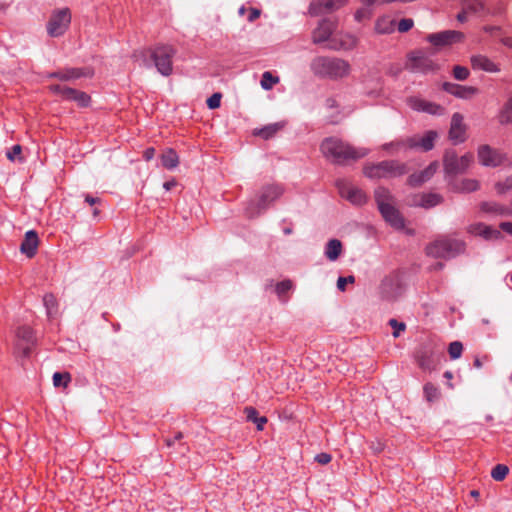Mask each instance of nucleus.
I'll return each mask as SVG.
<instances>
[{
	"mask_svg": "<svg viewBox=\"0 0 512 512\" xmlns=\"http://www.w3.org/2000/svg\"><path fill=\"white\" fill-rule=\"evenodd\" d=\"M347 3V0H314L309 7L311 15L318 16L339 9Z\"/></svg>",
	"mask_w": 512,
	"mask_h": 512,
	"instance_id": "a211bd4d",
	"label": "nucleus"
},
{
	"mask_svg": "<svg viewBox=\"0 0 512 512\" xmlns=\"http://www.w3.org/2000/svg\"><path fill=\"white\" fill-rule=\"evenodd\" d=\"M279 77L273 75L270 71H266L262 74L261 87L265 90H270L274 85L279 83Z\"/></svg>",
	"mask_w": 512,
	"mask_h": 512,
	"instance_id": "4c0bfd02",
	"label": "nucleus"
},
{
	"mask_svg": "<svg viewBox=\"0 0 512 512\" xmlns=\"http://www.w3.org/2000/svg\"><path fill=\"white\" fill-rule=\"evenodd\" d=\"M498 119L501 124L512 123V97L500 111Z\"/></svg>",
	"mask_w": 512,
	"mask_h": 512,
	"instance_id": "58836bf2",
	"label": "nucleus"
},
{
	"mask_svg": "<svg viewBox=\"0 0 512 512\" xmlns=\"http://www.w3.org/2000/svg\"><path fill=\"white\" fill-rule=\"evenodd\" d=\"M342 252V244L337 239L330 240L326 245L325 255L331 261H335Z\"/></svg>",
	"mask_w": 512,
	"mask_h": 512,
	"instance_id": "473e14b6",
	"label": "nucleus"
},
{
	"mask_svg": "<svg viewBox=\"0 0 512 512\" xmlns=\"http://www.w3.org/2000/svg\"><path fill=\"white\" fill-rule=\"evenodd\" d=\"M332 456L328 453L322 452L315 456V461L321 465H327L331 462Z\"/></svg>",
	"mask_w": 512,
	"mask_h": 512,
	"instance_id": "864d4df0",
	"label": "nucleus"
},
{
	"mask_svg": "<svg viewBox=\"0 0 512 512\" xmlns=\"http://www.w3.org/2000/svg\"><path fill=\"white\" fill-rule=\"evenodd\" d=\"M322 153L337 163L348 160H356L367 154L366 149H357L342 140L336 138H328L321 144Z\"/></svg>",
	"mask_w": 512,
	"mask_h": 512,
	"instance_id": "7ed1b4c3",
	"label": "nucleus"
},
{
	"mask_svg": "<svg viewBox=\"0 0 512 512\" xmlns=\"http://www.w3.org/2000/svg\"><path fill=\"white\" fill-rule=\"evenodd\" d=\"M473 154L468 153L458 158L452 151H447L444 155V167L447 173L457 174L464 172L473 162Z\"/></svg>",
	"mask_w": 512,
	"mask_h": 512,
	"instance_id": "9b49d317",
	"label": "nucleus"
},
{
	"mask_svg": "<svg viewBox=\"0 0 512 512\" xmlns=\"http://www.w3.org/2000/svg\"><path fill=\"white\" fill-rule=\"evenodd\" d=\"M395 22L389 16H383L377 19L375 24V30L379 34H387L394 31Z\"/></svg>",
	"mask_w": 512,
	"mask_h": 512,
	"instance_id": "c756f323",
	"label": "nucleus"
},
{
	"mask_svg": "<svg viewBox=\"0 0 512 512\" xmlns=\"http://www.w3.org/2000/svg\"><path fill=\"white\" fill-rule=\"evenodd\" d=\"M408 105L415 111L426 112L433 115L443 112V108L440 105L420 97H410L408 99Z\"/></svg>",
	"mask_w": 512,
	"mask_h": 512,
	"instance_id": "aec40b11",
	"label": "nucleus"
},
{
	"mask_svg": "<svg viewBox=\"0 0 512 512\" xmlns=\"http://www.w3.org/2000/svg\"><path fill=\"white\" fill-rule=\"evenodd\" d=\"M336 29V22L323 20L313 32V41L320 43L327 41Z\"/></svg>",
	"mask_w": 512,
	"mask_h": 512,
	"instance_id": "b1692460",
	"label": "nucleus"
},
{
	"mask_svg": "<svg viewBox=\"0 0 512 512\" xmlns=\"http://www.w3.org/2000/svg\"><path fill=\"white\" fill-rule=\"evenodd\" d=\"M70 23L71 12L68 8L55 10L48 20L47 32L51 37H59L66 32Z\"/></svg>",
	"mask_w": 512,
	"mask_h": 512,
	"instance_id": "9d476101",
	"label": "nucleus"
},
{
	"mask_svg": "<svg viewBox=\"0 0 512 512\" xmlns=\"http://www.w3.org/2000/svg\"><path fill=\"white\" fill-rule=\"evenodd\" d=\"M6 156L12 162L16 160L20 162L24 161V157L22 156V147L19 144L14 145L9 151H7Z\"/></svg>",
	"mask_w": 512,
	"mask_h": 512,
	"instance_id": "c03bdc74",
	"label": "nucleus"
},
{
	"mask_svg": "<svg viewBox=\"0 0 512 512\" xmlns=\"http://www.w3.org/2000/svg\"><path fill=\"white\" fill-rule=\"evenodd\" d=\"M504 8L501 6L497 10L490 11L486 8L485 4L481 0H463L462 11L457 15V19L460 22L467 20L468 15L477 14L484 15L486 13L497 14L500 13Z\"/></svg>",
	"mask_w": 512,
	"mask_h": 512,
	"instance_id": "f8f14e48",
	"label": "nucleus"
},
{
	"mask_svg": "<svg viewBox=\"0 0 512 512\" xmlns=\"http://www.w3.org/2000/svg\"><path fill=\"white\" fill-rule=\"evenodd\" d=\"M500 228L508 234L512 235V222H502L500 224Z\"/></svg>",
	"mask_w": 512,
	"mask_h": 512,
	"instance_id": "bf43d9fd",
	"label": "nucleus"
},
{
	"mask_svg": "<svg viewBox=\"0 0 512 512\" xmlns=\"http://www.w3.org/2000/svg\"><path fill=\"white\" fill-rule=\"evenodd\" d=\"M406 66L413 72L426 73L435 69V63L433 60L422 51L412 52L409 55Z\"/></svg>",
	"mask_w": 512,
	"mask_h": 512,
	"instance_id": "2eb2a0df",
	"label": "nucleus"
},
{
	"mask_svg": "<svg viewBox=\"0 0 512 512\" xmlns=\"http://www.w3.org/2000/svg\"><path fill=\"white\" fill-rule=\"evenodd\" d=\"M363 173L370 179L395 178L407 173L406 165L395 160H386L377 164H366Z\"/></svg>",
	"mask_w": 512,
	"mask_h": 512,
	"instance_id": "423d86ee",
	"label": "nucleus"
},
{
	"mask_svg": "<svg viewBox=\"0 0 512 512\" xmlns=\"http://www.w3.org/2000/svg\"><path fill=\"white\" fill-rule=\"evenodd\" d=\"M449 136L455 142H463L466 138V126L463 123V116L459 113L452 116Z\"/></svg>",
	"mask_w": 512,
	"mask_h": 512,
	"instance_id": "4be33fe9",
	"label": "nucleus"
},
{
	"mask_svg": "<svg viewBox=\"0 0 512 512\" xmlns=\"http://www.w3.org/2000/svg\"><path fill=\"white\" fill-rule=\"evenodd\" d=\"M502 43L505 46L512 48V37H505V38H503L502 39Z\"/></svg>",
	"mask_w": 512,
	"mask_h": 512,
	"instance_id": "338daca9",
	"label": "nucleus"
},
{
	"mask_svg": "<svg viewBox=\"0 0 512 512\" xmlns=\"http://www.w3.org/2000/svg\"><path fill=\"white\" fill-rule=\"evenodd\" d=\"M162 166L166 169H174L179 164V157L175 150L168 148L161 154Z\"/></svg>",
	"mask_w": 512,
	"mask_h": 512,
	"instance_id": "c85d7f7f",
	"label": "nucleus"
},
{
	"mask_svg": "<svg viewBox=\"0 0 512 512\" xmlns=\"http://www.w3.org/2000/svg\"><path fill=\"white\" fill-rule=\"evenodd\" d=\"M413 27V20L409 18H405L400 20L398 23V30L400 32H407Z\"/></svg>",
	"mask_w": 512,
	"mask_h": 512,
	"instance_id": "603ef678",
	"label": "nucleus"
},
{
	"mask_svg": "<svg viewBox=\"0 0 512 512\" xmlns=\"http://www.w3.org/2000/svg\"><path fill=\"white\" fill-rule=\"evenodd\" d=\"M292 288V282L289 280L282 281L277 284L276 286V292L279 296L284 295Z\"/></svg>",
	"mask_w": 512,
	"mask_h": 512,
	"instance_id": "09e8293b",
	"label": "nucleus"
},
{
	"mask_svg": "<svg viewBox=\"0 0 512 512\" xmlns=\"http://www.w3.org/2000/svg\"><path fill=\"white\" fill-rule=\"evenodd\" d=\"M354 43H355L354 38L349 37V42H347V43H346V42H345V43H342V44H341V47H343V48H349L350 46L354 45Z\"/></svg>",
	"mask_w": 512,
	"mask_h": 512,
	"instance_id": "774afa93",
	"label": "nucleus"
},
{
	"mask_svg": "<svg viewBox=\"0 0 512 512\" xmlns=\"http://www.w3.org/2000/svg\"><path fill=\"white\" fill-rule=\"evenodd\" d=\"M471 66L474 70H483L486 72H499L500 68L488 57L476 55L471 58Z\"/></svg>",
	"mask_w": 512,
	"mask_h": 512,
	"instance_id": "a878e982",
	"label": "nucleus"
},
{
	"mask_svg": "<svg viewBox=\"0 0 512 512\" xmlns=\"http://www.w3.org/2000/svg\"><path fill=\"white\" fill-rule=\"evenodd\" d=\"M414 359L421 370H435L440 363L436 344L432 341L421 344L414 352Z\"/></svg>",
	"mask_w": 512,
	"mask_h": 512,
	"instance_id": "0eeeda50",
	"label": "nucleus"
},
{
	"mask_svg": "<svg viewBox=\"0 0 512 512\" xmlns=\"http://www.w3.org/2000/svg\"><path fill=\"white\" fill-rule=\"evenodd\" d=\"M85 201L89 204V205H94L96 203H99L100 202V199L99 198H95L91 195H86L85 196Z\"/></svg>",
	"mask_w": 512,
	"mask_h": 512,
	"instance_id": "e2e57ef3",
	"label": "nucleus"
},
{
	"mask_svg": "<svg viewBox=\"0 0 512 512\" xmlns=\"http://www.w3.org/2000/svg\"><path fill=\"white\" fill-rule=\"evenodd\" d=\"M155 155V149L150 147V148H147L144 153H143V157L146 161H150Z\"/></svg>",
	"mask_w": 512,
	"mask_h": 512,
	"instance_id": "13d9d810",
	"label": "nucleus"
},
{
	"mask_svg": "<svg viewBox=\"0 0 512 512\" xmlns=\"http://www.w3.org/2000/svg\"><path fill=\"white\" fill-rule=\"evenodd\" d=\"M35 344V336L31 327L22 326L16 331L15 348L24 356L29 355Z\"/></svg>",
	"mask_w": 512,
	"mask_h": 512,
	"instance_id": "ddd939ff",
	"label": "nucleus"
},
{
	"mask_svg": "<svg viewBox=\"0 0 512 512\" xmlns=\"http://www.w3.org/2000/svg\"><path fill=\"white\" fill-rule=\"evenodd\" d=\"M478 159L484 166L496 167L506 161V154L489 145H482L478 148Z\"/></svg>",
	"mask_w": 512,
	"mask_h": 512,
	"instance_id": "4468645a",
	"label": "nucleus"
},
{
	"mask_svg": "<svg viewBox=\"0 0 512 512\" xmlns=\"http://www.w3.org/2000/svg\"><path fill=\"white\" fill-rule=\"evenodd\" d=\"M260 16V11L257 9H252L248 16L249 21H254Z\"/></svg>",
	"mask_w": 512,
	"mask_h": 512,
	"instance_id": "680f3d73",
	"label": "nucleus"
},
{
	"mask_svg": "<svg viewBox=\"0 0 512 512\" xmlns=\"http://www.w3.org/2000/svg\"><path fill=\"white\" fill-rule=\"evenodd\" d=\"M283 188L280 185H268L265 186L258 200L259 209H266L269 205H271L275 200L280 198L283 194Z\"/></svg>",
	"mask_w": 512,
	"mask_h": 512,
	"instance_id": "6ab92c4d",
	"label": "nucleus"
},
{
	"mask_svg": "<svg viewBox=\"0 0 512 512\" xmlns=\"http://www.w3.org/2000/svg\"><path fill=\"white\" fill-rule=\"evenodd\" d=\"M365 17H369V13L365 9H360L355 14V18L358 21H361Z\"/></svg>",
	"mask_w": 512,
	"mask_h": 512,
	"instance_id": "052dcab7",
	"label": "nucleus"
},
{
	"mask_svg": "<svg viewBox=\"0 0 512 512\" xmlns=\"http://www.w3.org/2000/svg\"><path fill=\"white\" fill-rule=\"evenodd\" d=\"M464 35L462 32L447 30L439 33H432L427 36V41L437 47H442L462 41Z\"/></svg>",
	"mask_w": 512,
	"mask_h": 512,
	"instance_id": "dca6fc26",
	"label": "nucleus"
},
{
	"mask_svg": "<svg viewBox=\"0 0 512 512\" xmlns=\"http://www.w3.org/2000/svg\"><path fill=\"white\" fill-rule=\"evenodd\" d=\"M244 412L246 414L247 420L254 422L257 425L258 431H262L264 429V426L268 421L265 416L259 417L258 412L254 407H246Z\"/></svg>",
	"mask_w": 512,
	"mask_h": 512,
	"instance_id": "2f4dec72",
	"label": "nucleus"
},
{
	"mask_svg": "<svg viewBox=\"0 0 512 512\" xmlns=\"http://www.w3.org/2000/svg\"><path fill=\"white\" fill-rule=\"evenodd\" d=\"M468 233L475 236H482L484 239H498L501 236L500 231L493 229L492 227L483 223L471 224L467 228Z\"/></svg>",
	"mask_w": 512,
	"mask_h": 512,
	"instance_id": "393cba45",
	"label": "nucleus"
},
{
	"mask_svg": "<svg viewBox=\"0 0 512 512\" xmlns=\"http://www.w3.org/2000/svg\"><path fill=\"white\" fill-rule=\"evenodd\" d=\"M483 209L487 212H495L498 214H506L508 212V209L500 207L496 204H484Z\"/></svg>",
	"mask_w": 512,
	"mask_h": 512,
	"instance_id": "3c124183",
	"label": "nucleus"
},
{
	"mask_svg": "<svg viewBox=\"0 0 512 512\" xmlns=\"http://www.w3.org/2000/svg\"><path fill=\"white\" fill-rule=\"evenodd\" d=\"M363 4L367 6L371 5H380V4H386L391 2H400V0H362Z\"/></svg>",
	"mask_w": 512,
	"mask_h": 512,
	"instance_id": "4d7b16f0",
	"label": "nucleus"
},
{
	"mask_svg": "<svg viewBox=\"0 0 512 512\" xmlns=\"http://www.w3.org/2000/svg\"><path fill=\"white\" fill-rule=\"evenodd\" d=\"M222 95L220 93H214L207 99V106L210 109H217L220 107Z\"/></svg>",
	"mask_w": 512,
	"mask_h": 512,
	"instance_id": "de8ad7c7",
	"label": "nucleus"
},
{
	"mask_svg": "<svg viewBox=\"0 0 512 512\" xmlns=\"http://www.w3.org/2000/svg\"><path fill=\"white\" fill-rule=\"evenodd\" d=\"M423 394L426 401L430 403L438 401L441 397L439 388L431 382H427L423 386Z\"/></svg>",
	"mask_w": 512,
	"mask_h": 512,
	"instance_id": "72a5a7b5",
	"label": "nucleus"
},
{
	"mask_svg": "<svg viewBox=\"0 0 512 512\" xmlns=\"http://www.w3.org/2000/svg\"><path fill=\"white\" fill-rule=\"evenodd\" d=\"M70 381H71V376L67 372H65V373L56 372L53 375V384L55 387H60V386L67 387V385L69 384Z\"/></svg>",
	"mask_w": 512,
	"mask_h": 512,
	"instance_id": "79ce46f5",
	"label": "nucleus"
},
{
	"mask_svg": "<svg viewBox=\"0 0 512 512\" xmlns=\"http://www.w3.org/2000/svg\"><path fill=\"white\" fill-rule=\"evenodd\" d=\"M311 70L316 76L337 80L348 76L351 67L341 58L318 56L312 60Z\"/></svg>",
	"mask_w": 512,
	"mask_h": 512,
	"instance_id": "f03ea898",
	"label": "nucleus"
},
{
	"mask_svg": "<svg viewBox=\"0 0 512 512\" xmlns=\"http://www.w3.org/2000/svg\"><path fill=\"white\" fill-rule=\"evenodd\" d=\"M509 473V468L504 464H497L491 471V477L495 481H503Z\"/></svg>",
	"mask_w": 512,
	"mask_h": 512,
	"instance_id": "a19ab883",
	"label": "nucleus"
},
{
	"mask_svg": "<svg viewBox=\"0 0 512 512\" xmlns=\"http://www.w3.org/2000/svg\"><path fill=\"white\" fill-rule=\"evenodd\" d=\"M438 169V163L432 162L424 171L419 174H412L409 176L408 181L411 185H420L430 179Z\"/></svg>",
	"mask_w": 512,
	"mask_h": 512,
	"instance_id": "cd10ccee",
	"label": "nucleus"
},
{
	"mask_svg": "<svg viewBox=\"0 0 512 512\" xmlns=\"http://www.w3.org/2000/svg\"><path fill=\"white\" fill-rule=\"evenodd\" d=\"M404 292L403 276L399 270L392 271L381 282L380 295L384 300L392 301Z\"/></svg>",
	"mask_w": 512,
	"mask_h": 512,
	"instance_id": "6e6552de",
	"label": "nucleus"
},
{
	"mask_svg": "<svg viewBox=\"0 0 512 512\" xmlns=\"http://www.w3.org/2000/svg\"><path fill=\"white\" fill-rule=\"evenodd\" d=\"M43 303L47 309V313L49 316H52L57 313L58 303H57V298L55 297L54 294H52V293L45 294L43 297Z\"/></svg>",
	"mask_w": 512,
	"mask_h": 512,
	"instance_id": "ea45409f",
	"label": "nucleus"
},
{
	"mask_svg": "<svg viewBox=\"0 0 512 512\" xmlns=\"http://www.w3.org/2000/svg\"><path fill=\"white\" fill-rule=\"evenodd\" d=\"M337 187L340 195L351 203L361 205L366 202V194L361 189L345 181H338Z\"/></svg>",
	"mask_w": 512,
	"mask_h": 512,
	"instance_id": "f3484780",
	"label": "nucleus"
},
{
	"mask_svg": "<svg viewBox=\"0 0 512 512\" xmlns=\"http://www.w3.org/2000/svg\"><path fill=\"white\" fill-rule=\"evenodd\" d=\"M182 438H183V434H182V432H177V433L175 434L174 439H173V440L168 439V440L166 441V443H167V445H168V446H171V445L174 443V441H179V440H181Z\"/></svg>",
	"mask_w": 512,
	"mask_h": 512,
	"instance_id": "0e129e2a",
	"label": "nucleus"
},
{
	"mask_svg": "<svg viewBox=\"0 0 512 512\" xmlns=\"http://www.w3.org/2000/svg\"><path fill=\"white\" fill-rule=\"evenodd\" d=\"M464 191L472 192L478 189V182L475 180H466L463 182Z\"/></svg>",
	"mask_w": 512,
	"mask_h": 512,
	"instance_id": "5fc2aeb1",
	"label": "nucleus"
},
{
	"mask_svg": "<svg viewBox=\"0 0 512 512\" xmlns=\"http://www.w3.org/2000/svg\"><path fill=\"white\" fill-rule=\"evenodd\" d=\"M442 87L446 92L463 99H469L478 93V89L476 87L464 86L450 82H445Z\"/></svg>",
	"mask_w": 512,
	"mask_h": 512,
	"instance_id": "412c9836",
	"label": "nucleus"
},
{
	"mask_svg": "<svg viewBox=\"0 0 512 512\" xmlns=\"http://www.w3.org/2000/svg\"><path fill=\"white\" fill-rule=\"evenodd\" d=\"M68 101H74L78 107L86 108L91 103V97L86 92L73 88Z\"/></svg>",
	"mask_w": 512,
	"mask_h": 512,
	"instance_id": "7c9ffc66",
	"label": "nucleus"
},
{
	"mask_svg": "<svg viewBox=\"0 0 512 512\" xmlns=\"http://www.w3.org/2000/svg\"><path fill=\"white\" fill-rule=\"evenodd\" d=\"M465 250V243L462 240L449 236H443L430 243L426 247L427 255L434 258H452Z\"/></svg>",
	"mask_w": 512,
	"mask_h": 512,
	"instance_id": "39448f33",
	"label": "nucleus"
},
{
	"mask_svg": "<svg viewBox=\"0 0 512 512\" xmlns=\"http://www.w3.org/2000/svg\"><path fill=\"white\" fill-rule=\"evenodd\" d=\"M282 127L283 125L280 123L270 124L260 129L255 134L261 136L264 139H269L273 137L278 131H280Z\"/></svg>",
	"mask_w": 512,
	"mask_h": 512,
	"instance_id": "e433bc0d",
	"label": "nucleus"
},
{
	"mask_svg": "<svg viewBox=\"0 0 512 512\" xmlns=\"http://www.w3.org/2000/svg\"><path fill=\"white\" fill-rule=\"evenodd\" d=\"M469 70L468 68L464 67V66H455L453 68V76L455 79L457 80H460V81H463V80H466L469 76Z\"/></svg>",
	"mask_w": 512,
	"mask_h": 512,
	"instance_id": "a18cd8bd",
	"label": "nucleus"
},
{
	"mask_svg": "<svg viewBox=\"0 0 512 512\" xmlns=\"http://www.w3.org/2000/svg\"><path fill=\"white\" fill-rule=\"evenodd\" d=\"M375 200L384 220L396 230L403 229L404 218L395 207V200L390 192L386 188L379 187L375 191Z\"/></svg>",
	"mask_w": 512,
	"mask_h": 512,
	"instance_id": "20e7f679",
	"label": "nucleus"
},
{
	"mask_svg": "<svg viewBox=\"0 0 512 512\" xmlns=\"http://www.w3.org/2000/svg\"><path fill=\"white\" fill-rule=\"evenodd\" d=\"M442 202V197L436 193L423 194L420 197L419 205L424 208L434 207Z\"/></svg>",
	"mask_w": 512,
	"mask_h": 512,
	"instance_id": "f704fd0d",
	"label": "nucleus"
},
{
	"mask_svg": "<svg viewBox=\"0 0 512 512\" xmlns=\"http://www.w3.org/2000/svg\"><path fill=\"white\" fill-rule=\"evenodd\" d=\"M355 282V277L354 276H348V277H339L338 280H337V288L340 290V291H345L346 289V285L349 283V284H353Z\"/></svg>",
	"mask_w": 512,
	"mask_h": 512,
	"instance_id": "8fccbe9b",
	"label": "nucleus"
},
{
	"mask_svg": "<svg viewBox=\"0 0 512 512\" xmlns=\"http://www.w3.org/2000/svg\"><path fill=\"white\" fill-rule=\"evenodd\" d=\"M177 50L170 44H157L154 48L145 49L134 53L136 61H142L144 65L147 64V57H150L157 70L164 76H169L173 71L172 59Z\"/></svg>",
	"mask_w": 512,
	"mask_h": 512,
	"instance_id": "f257e3e1",
	"label": "nucleus"
},
{
	"mask_svg": "<svg viewBox=\"0 0 512 512\" xmlns=\"http://www.w3.org/2000/svg\"><path fill=\"white\" fill-rule=\"evenodd\" d=\"M463 352V345L459 341H453L449 344L448 353L452 360L458 359L461 357Z\"/></svg>",
	"mask_w": 512,
	"mask_h": 512,
	"instance_id": "37998d69",
	"label": "nucleus"
},
{
	"mask_svg": "<svg viewBox=\"0 0 512 512\" xmlns=\"http://www.w3.org/2000/svg\"><path fill=\"white\" fill-rule=\"evenodd\" d=\"M389 325L393 328V336L397 338L401 332L406 329V325L403 322H398L396 319H391Z\"/></svg>",
	"mask_w": 512,
	"mask_h": 512,
	"instance_id": "49530a36",
	"label": "nucleus"
},
{
	"mask_svg": "<svg viewBox=\"0 0 512 512\" xmlns=\"http://www.w3.org/2000/svg\"><path fill=\"white\" fill-rule=\"evenodd\" d=\"M89 73H86L83 69L80 68H66L59 70L57 72L50 73L48 77L57 78L61 81H70L74 79H78L83 76H87Z\"/></svg>",
	"mask_w": 512,
	"mask_h": 512,
	"instance_id": "bb28decb",
	"label": "nucleus"
},
{
	"mask_svg": "<svg viewBox=\"0 0 512 512\" xmlns=\"http://www.w3.org/2000/svg\"><path fill=\"white\" fill-rule=\"evenodd\" d=\"M39 246V238L34 230L28 231L25 234L24 240L21 243L20 250L28 258L36 255Z\"/></svg>",
	"mask_w": 512,
	"mask_h": 512,
	"instance_id": "5701e85b",
	"label": "nucleus"
},
{
	"mask_svg": "<svg viewBox=\"0 0 512 512\" xmlns=\"http://www.w3.org/2000/svg\"><path fill=\"white\" fill-rule=\"evenodd\" d=\"M176 185V181L175 180H171V181H166L164 184H163V187L165 190L169 191L171 190L174 186Z\"/></svg>",
	"mask_w": 512,
	"mask_h": 512,
	"instance_id": "69168bd1",
	"label": "nucleus"
},
{
	"mask_svg": "<svg viewBox=\"0 0 512 512\" xmlns=\"http://www.w3.org/2000/svg\"><path fill=\"white\" fill-rule=\"evenodd\" d=\"M48 90L57 96H60L63 100H68L73 88L63 84H51L48 86Z\"/></svg>",
	"mask_w": 512,
	"mask_h": 512,
	"instance_id": "c9c22d12",
	"label": "nucleus"
},
{
	"mask_svg": "<svg viewBox=\"0 0 512 512\" xmlns=\"http://www.w3.org/2000/svg\"><path fill=\"white\" fill-rule=\"evenodd\" d=\"M437 137L435 131H428L423 136L414 135L405 140H398L384 145V149H400L401 147L408 148H421L423 151H429L434 146V141Z\"/></svg>",
	"mask_w": 512,
	"mask_h": 512,
	"instance_id": "1a4fd4ad",
	"label": "nucleus"
},
{
	"mask_svg": "<svg viewBox=\"0 0 512 512\" xmlns=\"http://www.w3.org/2000/svg\"><path fill=\"white\" fill-rule=\"evenodd\" d=\"M496 188L499 193H503L509 189H512V178L506 179L503 183H498Z\"/></svg>",
	"mask_w": 512,
	"mask_h": 512,
	"instance_id": "6e6d98bb",
	"label": "nucleus"
}]
</instances>
